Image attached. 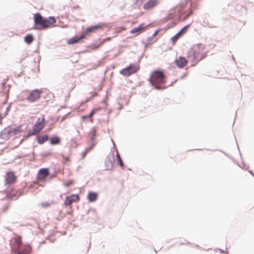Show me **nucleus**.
Instances as JSON below:
<instances>
[{"instance_id":"f03ea898","label":"nucleus","mask_w":254,"mask_h":254,"mask_svg":"<svg viewBox=\"0 0 254 254\" xmlns=\"http://www.w3.org/2000/svg\"><path fill=\"white\" fill-rule=\"evenodd\" d=\"M34 21L35 23L34 29H46L56 22V20L54 17L44 18L39 13L34 14Z\"/></svg>"},{"instance_id":"4be33fe9","label":"nucleus","mask_w":254,"mask_h":254,"mask_svg":"<svg viewBox=\"0 0 254 254\" xmlns=\"http://www.w3.org/2000/svg\"><path fill=\"white\" fill-rule=\"evenodd\" d=\"M31 248L27 247L24 250L18 252L17 254H30Z\"/></svg>"},{"instance_id":"7c9ffc66","label":"nucleus","mask_w":254,"mask_h":254,"mask_svg":"<svg viewBox=\"0 0 254 254\" xmlns=\"http://www.w3.org/2000/svg\"><path fill=\"white\" fill-rule=\"evenodd\" d=\"M121 29H122V30H125V28H121Z\"/></svg>"},{"instance_id":"dca6fc26","label":"nucleus","mask_w":254,"mask_h":254,"mask_svg":"<svg viewBox=\"0 0 254 254\" xmlns=\"http://www.w3.org/2000/svg\"><path fill=\"white\" fill-rule=\"evenodd\" d=\"M15 245V251H18L22 245L21 238L20 236H16L14 239Z\"/></svg>"},{"instance_id":"423d86ee","label":"nucleus","mask_w":254,"mask_h":254,"mask_svg":"<svg viewBox=\"0 0 254 254\" xmlns=\"http://www.w3.org/2000/svg\"><path fill=\"white\" fill-rule=\"evenodd\" d=\"M139 69V66L137 64H131L128 67L122 69L120 73L126 76L135 73Z\"/></svg>"},{"instance_id":"473e14b6","label":"nucleus","mask_w":254,"mask_h":254,"mask_svg":"<svg viewBox=\"0 0 254 254\" xmlns=\"http://www.w3.org/2000/svg\"><path fill=\"white\" fill-rule=\"evenodd\" d=\"M120 32H121V30H120V31H118V33H120Z\"/></svg>"},{"instance_id":"7ed1b4c3","label":"nucleus","mask_w":254,"mask_h":254,"mask_svg":"<svg viewBox=\"0 0 254 254\" xmlns=\"http://www.w3.org/2000/svg\"><path fill=\"white\" fill-rule=\"evenodd\" d=\"M106 26V25L105 23H100L97 25L87 27L85 29V31L83 33H82L80 36H76L68 39L67 40V44L71 45L78 43L80 42L82 39L86 38L90 33L96 32L99 29H102Z\"/></svg>"},{"instance_id":"393cba45","label":"nucleus","mask_w":254,"mask_h":254,"mask_svg":"<svg viewBox=\"0 0 254 254\" xmlns=\"http://www.w3.org/2000/svg\"><path fill=\"white\" fill-rule=\"evenodd\" d=\"M73 184V182L72 181H68L65 183H64V185L66 187H68Z\"/></svg>"},{"instance_id":"9b49d317","label":"nucleus","mask_w":254,"mask_h":254,"mask_svg":"<svg viewBox=\"0 0 254 254\" xmlns=\"http://www.w3.org/2000/svg\"><path fill=\"white\" fill-rule=\"evenodd\" d=\"M79 200V196L78 194H72L66 197L64 204L65 205H70L73 202H78Z\"/></svg>"},{"instance_id":"5701e85b","label":"nucleus","mask_w":254,"mask_h":254,"mask_svg":"<svg viewBox=\"0 0 254 254\" xmlns=\"http://www.w3.org/2000/svg\"><path fill=\"white\" fill-rule=\"evenodd\" d=\"M117 162H118L120 166L122 168H124V164H123L122 160L120 156V154L118 152H117Z\"/></svg>"},{"instance_id":"bb28decb","label":"nucleus","mask_w":254,"mask_h":254,"mask_svg":"<svg viewBox=\"0 0 254 254\" xmlns=\"http://www.w3.org/2000/svg\"><path fill=\"white\" fill-rule=\"evenodd\" d=\"M101 107H98V108H94L93 109V111H95V113H97L98 112V111H100L101 110Z\"/></svg>"},{"instance_id":"f8f14e48","label":"nucleus","mask_w":254,"mask_h":254,"mask_svg":"<svg viewBox=\"0 0 254 254\" xmlns=\"http://www.w3.org/2000/svg\"><path fill=\"white\" fill-rule=\"evenodd\" d=\"M159 2L158 0H149L143 4V7L145 10H150L157 6Z\"/></svg>"},{"instance_id":"a878e982","label":"nucleus","mask_w":254,"mask_h":254,"mask_svg":"<svg viewBox=\"0 0 254 254\" xmlns=\"http://www.w3.org/2000/svg\"><path fill=\"white\" fill-rule=\"evenodd\" d=\"M94 114H95V111H93L92 110V111L91 112L90 114L88 116V118H92V117L94 115Z\"/></svg>"},{"instance_id":"c756f323","label":"nucleus","mask_w":254,"mask_h":254,"mask_svg":"<svg viewBox=\"0 0 254 254\" xmlns=\"http://www.w3.org/2000/svg\"><path fill=\"white\" fill-rule=\"evenodd\" d=\"M88 151V150L87 149L84 152V155L83 157L85 156L86 153Z\"/></svg>"},{"instance_id":"1a4fd4ad","label":"nucleus","mask_w":254,"mask_h":254,"mask_svg":"<svg viewBox=\"0 0 254 254\" xmlns=\"http://www.w3.org/2000/svg\"><path fill=\"white\" fill-rule=\"evenodd\" d=\"M49 175V172L48 169L43 168L40 169L38 172L37 176L38 182L45 181Z\"/></svg>"},{"instance_id":"a211bd4d","label":"nucleus","mask_w":254,"mask_h":254,"mask_svg":"<svg viewBox=\"0 0 254 254\" xmlns=\"http://www.w3.org/2000/svg\"><path fill=\"white\" fill-rule=\"evenodd\" d=\"M48 139V136L44 135L43 136H39L37 137V141L39 144H43Z\"/></svg>"},{"instance_id":"2eb2a0df","label":"nucleus","mask_w":254,"mask_h":254,"mask_svg":"<svg viewBox=\"0 0 254 254\" xmlns=\"http://www.w3.org/2000/svg\"><path fill=\"white\" fill-rule=\"evenodd\" d=\"M87 198L89 202H94L98 198V193L95 192H89Z\"/></svg>"},{"instance_id":"c85d7f7f","label":"nucleus","mask_w":254,"mask_h":254,"mask_svg":"<svg viewBox=\"0 0 254 254\" xmlns=\"http://www.w3.org/2000/svg\"><path fill=\"white\" fill-rule=\"evenodd\" d=\"M87 118H88V116H83L82 117V119H87Z\"/></svg>"},{"instance_id":"20e7f679","label":"nucleus","mask_w":254,"mask_h":254,"mask_svg":"<svg viewBox=\"0 0 254 254\" xmlns=\"http://www.w3.org/2000/svg\"><path fill=\"white\" fill-rule=\"evenodd\" d=\"M149 80L156 89H159L160 85L166 83V76L163 71L155 70L151 72Z\"/></svg>"},{"instance_id":"4468645a","label":"nucleus","mask_w":254,"mask_h":254,"mask_svg":"<svg viewBox=\"0 0 254 254\" xmlns=\"http://www.w3.org/2000/svg\"><path fill=\"white\" fill-rule=\"evenodd\" d=\"M189 26V25L185 26L181 30L172 38L171 40L173 44H175L177 41L186 33Z\"/></svg>"},{"instance_id":"b1692460","label":"nucleus","mask_w":254,"mask_h":254,"mask_svg":"<svg viewBox=\"0 0 254 254\" xmlns=\"http://www.w3.org/2000/svg\"><path fill=\"white\" fill-rule=\"evenodd\" d=\"M52 203L50 202H43L40 204V206L43 208H48L51 205Z\"/></svg>"},{"instance_id":"6ab92c4d","label":"nucleus","mask_w":254,"mask_h":254,"mask_svg":"<svg viewBox=\"0 0 254 254\" xmlns=\"http://www.w3.org/2000/svg\"><path fill=\"white\" fill-rule=\"evenodd\" d=\"M50 142L52 145L59 144L61 142V140L58 137L55 136L50 138Z\"/></svg>"},{"instance_id":"f3484780","label":"nucleus","mask_w":254,"mask_h":254,"mask_svg":"<svg viewBox=\"0 0 254 254\" xmlns=\"http://www.w3.org/2000/svg\"><path fill=\"white\" fill-rule=\"evenodd\" d=\"M105 164L107 170H112L113 168V162L110 157L106 159Z\"/></svg>"},{"instance_id":"f257e3e1","label":"nucleus","mask_w":254,"mask_h":254,"mask_svg":"<svg viewBox=\"0 0 254 254\" xmlns=\"http://www.w3.org/2000/svg\"><path fill=\"white\" fill-rule=\"evenodd\" d=\"M207 51L202 44L193 45L187 52V57L191 61L192 65H195L200 61L206 57Z\"/></svg>"},{"instance_id":"cd10ccee","label":"nucleus","mask_w":254,"mask_h":254,"mask_svg":"<svg viewBox=\"0 0 254 254\" xmlns=\"http://www.w3.org/2000/svg\"><path fill=\"white\" fill-rule=\"evenodd\" d=\"M111 40V37H108L105 39L103 40V42H107V41H110Z\"/></svg>"},{"instance_id":"39448f33","label":"nucleus","mask_w":254,"mask_h":254,"mask_svg":"<svg viewBox=\"0 0 254 254\" xmlns=\"http://www.w3.org/2000/svg\"><path fill=\"white\" fill-rule=\"evenodd\" d=\"M45 127V119L44 116L39 118L33 127V131H29L28 136L38 134Z\"/></svg>"},{"instance_id":"412c9836","label":"nucleus","mask_w":254,"mask_h":254,"mask_svg":"<svg viewBox=\"0 0 254 254\" xmlns=\"http://www.w3.org/2000/svg\"><path fill=\"white\" fill-rule=\"evenodd\" d=\"M25 42L28 44H30L33 41V38L31 35H27L25 37Z\"/></svg>"},{"instance_id":"aec40b11","label":"nucleus","mask_w":254,"mask_h":254,"mask_svg":"<svg viewBox=\"0 0 254 254\" xmlns=\"http://www.w3.org/2000/svg\"><path fill=\"white\" fill-rule=\"evenodd\" d=\"M97 130L94 127L90 131L89 133V137L92 141H93L96 136Z\"/></svg>"},{"instance_id":"6e6552de","label":"nucleus","mask_w":254,"mask_h":254,"mask_svg":"<svg viewBox=\"0 0 254 254\" xmlns=\"http://www.w3.org/2000/svg\"><path fill=\"white\" fill-rule=\"evenodd\" d=\"M43 93L42 90L35 89L31 91L27 97V100L30 102H33L40 98Z\"/></svg>"},{"instance_id":"9d476101","label":"nucleus","mask_w":254,"mask_h":254,"mask_svg":"<svg viewBox=\"0 0 254 254\" xmlns=\"http://www.w3.org/2000/svg\"><path fill=\"white\" fill-rule=\"evenodd\" d=\"M188 61L185 57L180 56L175 61V64L180 68H183L186 66Z\"/></svg>"},{"instance_id":"2f4dec72","label":"nucleus","mask_w":254,"mask_h":254,"mask_svg":"<svg viewBox=\"0 0 254 254\" xmlns=\"http://www.w3.org/2000/svg\"><path fill=\"white\" fill-rule=\"evenodd\" d=\"M120 32H121V30H120V31H118V33H120Z\"/></svg>"},{"instance_id":"0eeeda50","label":"nucleus","mask_w":254,"mask_h":254,"mask_svg":"<svg viewBox=\"0 0 254 254\" xmlns=\"http://www.w3.org/2000/svg\"><path fill=\"white\" fill-rule=\"evenodd\" d=\"M4 178L5 185L11 186L16 182L17 177L14 172L8 171L6 172Z\"/></svg>"},{"instance_id":"ddd939ff","label":"nucleus","mask_w":254,"mask_h":254,"mask_svg":"<svg viewBox=\"0 0 254 254\" xmlns=\"http://www.w3.org/2000/svg\"><path fill=\"white\" fill-rule=\"evenodd\" d=\"M146 29V26L145 25V24L141 23L137 27L132 29L130 31V33L132 34H136V35H138L141 33L145 31Z\"/></svg>"}]
</instances>
